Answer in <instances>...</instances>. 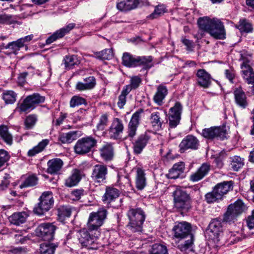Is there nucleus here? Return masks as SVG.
I'll return each instance as SVG.
<instances>
[{"label":"nucleus","instance_id":"nucleus-20","mask_svg":"<svg viewBox=\"0 0 254 254\" xmlns=\"http://www.w3.org/2000/svg\"><path fill=\"white\" fill-rule=\"evenodd\" d=\"M211 169V166L207 163H203L197 170L190 176V180L192 182H198L206 176Z\"/></svg>","mask_w":254,"mask_h":254},{"label":"nucleus","instance_id":"nucleus-11","mask_svg":"<svg viewBox=\"0 0 254 254\" xmlns=\"http://www.w3.org/2000/svg\"><path fill=\"white\" fill-rule=\"evenodd\" d=\"M57 227L53 223H44L40 224L36 229L37 237L45 241L53 240Z\"/></svg>","mask_w":254,"mask_h":254},{"label":"nucleus","instance_id":"nucleus-48","mask_svg":"<svg viewBox=\"0 0 254 254\" xmlns=\"http://www.w3.org/2000/svg\"><path fill=\"white\" fill-rule=\"evenodd\" d=\"M149 254H168V251L166 246L159 244H155L149 250Z\"/></svg>","mask_w":254,"mask_h":254},{"label":"nucleus","instance_id":"nucleus-37","mask_svg":"<svg viewBox=\"0 0 254 254\" xmlns=\"http://www.w3.org/2000/svg\"><path fill=\"white\" fill-rule=\"evenodd\" d=\"M236 27L241 32L250 33L253 31V27L252 23L246 18L240 19Z\"/></svg>","mask_w":254,"mask_h":254},{"label":"nucleus","instance_id":"nucleus-9","mask_svg":"<svg viewBox=\"0 0 254 254\" xmlns=\"http://www.w3.org/2000/svg\"><path fill=\"white\" fill-rule=\"evenodd\" d=\"M97 140L92 136H86L78 139L74 150L76 154L84 155L90 152L97 145Z\"/></svg>","mask_w":254,"mask_h":254},{"label":"nucleus","instance_id":"nucleus-55","mask_svg":"<svg viewBox=\"0 0 254 254\" xmlns=\"http://www.w3.org/2000/svg\"><path fill=\"white\" fill-rule=\"evenodd\" d=\"M86 104H87L86 100L84 98L78 96H74L71 98L70 101V107L71 108Z\"/></svg>","mask_w":254,"mask_h":254},{"label":"nucleus","instance_id":"nucleus-38","mask_svg":"<svg viewBox=\"0 0 254 254\" xmlns=\"http://www.w3.org/2000/svg\"><path fill=\"white\" fill-rule=\"evenodd\" d=\"M150 120V123L154 129L159 130L162 129L163 121L161 119L160 113L158 112L152 113L151 114Z\"/></svg>","mask_w":254,"mask_h":254},{"label":"nucleus","instance_id":"nucleus-45","mask_svg":"<svg viewBox=\"0 0 254 254\" xmlns=\"http://www.w3.org/2000/svg\"><path fill=\"white\" fill-rule=\"evenodd\" d=\"M38 181V178L36 175L32 174L28 176L25 181L20 185V188L23 189L24 188L31 187L36 186Z\"/></svg>","mask_w":254,"mask_h":254},{"label":"nucleus","instance_id":"nucleus-51","mask_svg":"<svg viewBox=\"0 0 254 254\" xmlns=\"http://www.w3.org/2000/svg\"><path fill=\"white\" fill-rule=\"evenodd\" d=\"M96 57L100 60L112 59L114 57V53L112 49H106L100 52H98L96 54Z\"/></svg>","mask_w":254,"mask_h":254},{"label":"nucleus","instance_id":"nucleus-8","mask_svg":"<svg viewBox=\"0 0 254 254\" xmlns=\"http://www.w3.org/2000/svg\"><path fill=\"white\" fill-rule=\"evenodd\" d=\"M175 207L180 210L188 211L191 207L190 195L184 190L177 189L173 194Z\"/></svg>","mask_w":254,"mask_h":254},{"label":"nucleus","instance_id":"nucleus-50","mask_svg":"<svg viewBox=\"0 0 254 254\" xmlns=\"http://www.w3.org/2000/svg\"><path fill=\"white\" fill-rule=\"evenodd\" d=\"M22 47H23L21 43L17 39L16 41L8 43L5 47V48L9 49L11 51L10 53L16 55L18 54V51Z\"/></svg>","mask_w":254,"mask_h":254},{"label":"nucleus","instance_id":"nucleus-14","mask_svg":"<svg viewBox=\"0 0 254 254\" xmlns=\"http://www.w3.org/2000/svg\"><path fill=\"white\" fill-rule=\"evenodd\" d=\"M201 135L204 138L209 139L215 138L224 139L227 138V131L226 126L212 127L202 129Z\"/></svg>","mask_w":254,"mask_h":254},{"label":"nucleus","instance_id":"nucleus-64","mask_svg":"<svg viewBox=\"0 0 254 254\" xmlns=\"http://www.w3.org/2000/svg\"><path fill=\"white\" fill-rule=\"evenodd\" d=\"M225 74L226 78L232 83H234L233 80L235 77V71L233 69H226Z\"/></svg>","mask_w":254,"mask_h":254},{"label":"nucleus","instance_id":"nucleus-33","mask_svg":"<svg viewBox=\"0 0 254 254\" xmlns=\"http://www.w3.org/2000/svg\"><path fill=\"white\" fill-rule=\"evenodd\" d=\"M119 196V191L118 189L108 187L106 189V192L103 196V201L106 203H110Z\"/></svg>","mask_w":254,"mask_h":254},{"label":"nucleus","instance_id":"nucleus-15","mask_svg":"<svg viewBox=\"0 0 254 254\" xmlns=\"http://www.w3.org/2000/svg\"><path fill=\"white\" fill-rule=\"evenodd\" d=\"M183 106L179 102H176L174 106L169 109V125L170 128L176 127L180 123Z\"/></svg>","mask_w":254,"mask_h":254},{"label":"nucleus","instance_id":"nucleus-24","mask_svg":"<svg viewBox=\"0 0 254 254\" xmlns=\"http://www.w3.org/2000/svg\"><path fill=\"white\" fill-rule=\"evenodd\" d=\"M141 112L142 111H137L132 115L127 127V133L128 137L132 138L136 135Z\"/></svg>","mask_w":254,"mask_h":254},{"label":"nucleus","instance_id":"nucleus-10","mask_svg":"<svg viewBox=\"0 0 254 254\" xmlns=\"http://www.w3.org/2000/svg\"><path fill=\"white\" fill-rule=\"evenodd\" d=\"M245 209V205L241 200H238L234 203L230 204L223 218V222H234L237 217L243 213Z\"/></svg>","mask_w":254,"mask_h":254},{"label":"nucleus","instance_id":"nucleus-23","mask_svg":"<svg viewBox=\"0 0 254 254\" xmlns=\"http://www.w3.org/2000/svg\"><path fill=\"white\" fill-rule=\"evenodd\" d=\"M235 102L237 106L242 109L246 108L249 105L245 92L241 86L236 88L233 91Z\"/></svg>","mask_w":254,"mask_h":254},{"label":"nucleus","instance_id":"nucleus-26","mask_svg":"<svg viewBox=\"0 0 254 254\" xmlns=\"http://www.w3.org/2000/svg\"><path fill=\"white\" fill-rule=\"evenodd\" d=\"M197 77V83L201 87L203 88H208L211 83V77L209 73H208L204 69H199L196 73Z\"/></svg>","mask_w":254,"mask_h":254},{"label":"nucleus","instance_id":"nucleus-42","mask_svg":"<svg viewBox=\"0 0 254 254\" xmlns=\"http://www.w3.org/2000/svg\"><path fill=\"white\" fill-rule=\"evenodd\" d=\"M58 218L61 222H64L65 218L69 217L71 213V210L69 206H60L58 209Z\"/></svg>","mask_w":254,"mask_h":254},{"label":"nucleus","instance_id":"nucleus-63","mask_svg":"<svg viewBox=\"0 0 254 254\" xmlns=\"http://www.w3.org/2000/svg\"><path fill=\"white\" fill-rule=\"evenodd\" d=\"M86 83L88 87L90 89H93L96 85V79L94 76H89L85 78L83 80Z\"/></svg>","mask_w":254,"mask_h":254},{"label":"nucleus","instance_id":"nucleus-59","mask_svg":"<svg viewBox=\"0 0 254 254\" xmlns=\"http://www.w3.org/2000/svg\"><path fill=\"white\" fill-rule=\"evenodd\" d=\"M84 194L83 189H75L70 193V197L73 200H78Z\"/></svg>","mask_w":254,"mask_h":254},{"label":"nucleus","instance_id":"nucleus-12","mask_svg":"<svg viewBox=\"0 0 254 254\" xmlns=\"http://www.w3.org/2000/svg\"><path fill=\"white\" fill-rule=\"evenodd\" d=\"M99 235L96 232L95 235H91L86 229H82L78 231L77 238L79 243L82 247H85L89 249H95V241Z\"/></svg>","mask_w":254,"mask_h":254},{"label":"nucleus","instance_id":"nucleus-18","mask_svg":"<svg viewBox=\"0 0 254 254\" xmlns=\"http://www.w3.org/2000/svg\"><path fill=\"white\" fill-rule=\"evenodd\" d=\"M108 173V169L105 165L97 164L94 166L91 175L92 179L99 183L105 182Z\"/></svg>","mask_w":254,"mask_h":254},{"label":"nucleus","instance_id":"nucleus-32","mask_svg":"<svg viewBox=\"0 0 254 254\" xmlns=\"http://www.w3.org/2000/svg\"><path fill=\"white\" fill-rule=\"evenodd\" d=\"M28 216V214L25 211L17 212L9 216L8 219L11 224L19 226L25 222Z\"/></svg>","mask_w":254,"mask_h":254},{"label":"nucleus","instance_id":"nucleus-28","mask_svg":"<svg viewBox=\"0 0 254 254\" xmlns=\"http://www.w3.org/2000/svg\"><path fill=\"white\" fill-rule=\"evenodd\" d=\"M185 168V165L183 162H178L174 164L172 168L169 170V173L166 176L168 179H177L184 173Z\"/></svg>","mask_w":254,"mask_h":254},{"label":"nucleus","instance_id":"nucleus-13","mask_svg":"<svg viewBox=\"0 0 254 254\" xmlns=\"http://www.w3.org/2000/svg\"><path fill=\"white\" fill-rule=\"evenodd\" d=\"M172 231L173 237L180 240L187 238L190 235H193L191 233V225L186 221L176 222Z\"/></svg>","mask_w":254,"mask_h":254},{"label":"nucleus","instance_id":"nucleus-21","mask_svg":"<svg viewBox=\"0 0 254 254\" xmlns=\"http://www.w3.org/2000/svg\"><path fill=\"white\" fill-rule=\"evenodd\" d=\"M188 238V239L184 242L179 243L177 248L184 254H194L195 252L194 236L193 235H190Z\"/></svg>","mask_w":254,"mask_h":254},{"label":"nucleus","instance_id":"nucleus-60","mask_svg":"<svg viewBox=\"0 0 254 254\" xmlns=\"http://www.w3.org/2000/svg\"><path fill=\"white\" fill-rule=\"evenodd\" d=\"M9 159L8 152L4 149H0V164L2 166Z\"/></svg>","mask_w":254,"mask_h":254},{"label":"nucleus","instance_id":"nucleus-36","mask_svg":"<svg viewBox=\"0 0 254 254\" xmlns=\"http://www.w3.org/2000/svg\"><path fill=\"white\" fill-rule=\"evenodd\" d=\"M239 53V61L241 62L240 67L245 68L246 66L252 65V54L245 50L241 51Z\"/></svg>","mask_w":254,"mask_h":254},{"label":"nucleus","instance_id":"nucleus-41","mask_svg":"<svg viewBox=\"0 0 254 254\" xmlns=\"http://www.w3.org/2000/svg\"><path fill=\"white\" fill-rule=\"evenodd\" d=\"M58 245L57 243H44L40 245L41 254H55L56 249Z\"/></svg>","mask_w":254,"mask_h":254},{"label":"nucleus","instance_id":"nucleus-40","mask_svg":"<svg viewBox=\"0 0 254 254\" xmlns=\"http://www.w3.org/2000/svg\"><path fill=\"white\" fill-rule=\"evenodd\" d=\"M49 140L47 139H43L38 144L30 149L27 153L28 156H34L37 154L42 152L49 144Z\"/></svg>","mask_w":254,"mask_h":254},{"label":"nucleus","instance_id":"nucleus-39","mask_svg":"<svg viewBox=\"0 0 254 254\" xmlns=\"http://www.w3.org/2000/svg\"><path fill=\"white\" fill-rule=\"evenodd\" d=\"M229 159L230 167L235 171H238L244 165V159L240 156H234Z\"/></svg>","mask_w":254,"mask_h":254},{"label":"nucleus","instance_id":"nucleus-52","mask_svg":"<svg viewBox=\"0 0 254 254\" xmlns=\"http://www.w3.org/2000/svg\"><path fill=\"white\" fill-rule=\"evenodd\" d=\"M165 7L164 5H158L155 7L153 12L150 14L147 17L150 19L156 18L166 12Z\"/></svg>","mask_w":254,"mask_h":254},{"label":"nucleus","instance_id":"nucleus-61","mask_svg":"<svg viewBox=\"0 0 254 254\" xmlns=\"http://www.w3.org/2000/svg\"><path fill=\"white\" fill-rule=\"evenodd\" d=\"M61 34L59 31H57L47 39L46 40V44L47 45L50 44L58 39L63 37L62 36H61Z\"/></svg>","mask_w":254,"mask_h":254},{"label":"nucleus","instance_id":"nucleus-35","mask_svg":"<svg viewBox=\"0 0 254 254\" xmlns=\"http://www.w3.org/2000/svg\"><path fill=\"white\" fill-rule=\"evenodd\" d=\"M243 78L249 84L254 83V71L252 65L246 66L245 68L241 67Z\"/></svg>","mask_w":254,"mask_h":254},{"label":"nucleus","instance_id":"nucleus-1","mask_svg":"<svg viewBox=\"0 0 254 254\" xmlns=\"http://www.w3.org/2000/svg\"><path fill=\"white\" fill-rule=\"evenodd\" d=\"M199 31L195 35L197 39H201L204 32L209 33L212 37L216 39H225L226 31L223 23L218 19L204 16L199 17L197 21Z\"/></svg>","mask_w":254,"mask_h":254},{"label":"nucleus","instance_id":"nucleus-53","mask_svg":"<svg viewBox=\"0 0 254 254\" xmlns=\"http://www.w3.org/2000/svg\"><path fill=\"white\" fill-rule=\"evenodd\" d=\"M77 63V57L74 55H67L64 59V64L66 68H70Z\"/></svg>","mask_w":254,"mask_h":254},{"label":"nucleus","instance_id":"nucleus-17","mask_svg":"<svg viewBox=\"0 0 254 254\" xmlns=\"http://www.w3.org/2000/svg\"><path fill=\"white\" fill-rule=\"evenodd\" d=\"M199 146V141L194 136L188 135L186 136L179 144L181 153L184 152L187 149L196 150Z\"/></svg>","mask_w":254,"mask_h":254},{"label":"nucleus","instance_id":"nucleus-54","mask_svg":"<svg viewBox=\"0 0 254 254\" xmlns=\"http://www.w3.org/2000/svg\"><path fill=\"white\" fill-rule=\"evenodd\" d=\"M16 22V21L11 15L5 13L0 14V24L10 25Z\"/></svg>","mask_w":254,"mask_h":254},{"label":"nucleus","instance_id":"nucleus-7","mask_svg":"<svg viewBox=\"0 0 254 254\" xmlns=\"http://www.w3.org/2000/svg\"><path fill=\"white\" fill-rule=\"evenodd\" d=\"M39 202L33 209L35 214L42 215L48 211L54 204L53 193L50 191H44L39 198Z\"/></svg>","mask_w":254,"mask_h":254},{"label":"nucleus","instance_id":"nucleus-56","mask_svg":"<svg viewBox=\"0 0 254 254\" xmlns=\"http://www.w3.org/2000/svg\"><path fill=\"white\" fill-rule=\"evenodd\" d=\"M108 123V116L105 114L100 118L99 123L97 125V128L99 130H103L107 127Z\"/></svg>","mask_w":254,"mask_h":254},{"label":"nucleus","instance_id":"nucleus-25","mask_svg":"<svg viewBox=\"0 0 254 254\" xmlns=\"http://www.w3.org/2000/svg\"><path fill=\"white\" fill-rule=\"evenodd\" d=\"M100 157L105 162L112 161L114 157V147L112 144L106 143L99 149Z\"/></svg>","mask_w":254,"mask_h":254},{"label":"nucleus","instance_id":"nucleus-27","mask_svg":"<svg viewBox=\"0 0 254 254\" xmlns=\"http://www.w3.org/2000/svg\"><path fill=\"white\" fill-rule=\"evenodd\" d=\"M64 162L60 158H54L49 160L47 162V172L50 174H57L61 170Z\"/></svg>","mask_w":254,"mask_h":254},{"label":"nucleus","instance_id":"nucleus-16","mask_svg":"<svg viewBox=\"0 0 254 254\" xmlns=\"http://www.w3.org/2000/svg\"><path fill=\"white\" fill-rule=\"evenodd\" d=\"M209 239L214 241H219V237L222 232V226L221 222L218 219H214L211 220L206 230Z\"/></svg>","mask_w":254,"mask_h":254},{"label":"nucleus","instance_id":"nucleus-3","mask_svg":"<svg viewBox=\"0 0 254 254\" xmlns=\"http://www.w3.org/2000/svg\"><path fill=\"white\" fill-rule=\"evenodd\" d=\"M153 58L151 56H138L125 52L122 56V64L127 67L142 66V69L147 70L153 66Z\"/></svg>","mask_w":254,"mask_h":254},{"label":"nucleus","instance_id":"nucleus-47","mask_svg":"<svg viewBox=\"0 0 254 254\" xmlns=\"http://www.w3.org/2000/svg\"><path fill=\"white\" fill-rule=\"evenodd\" d=\"M141 82V78L138 76H132L130 78V84L124 86L127 92H130L132 90L136 89L140 85Z\"/></svg>","mask_w":254,"mask_h":254},{"label":"nucleus","instance_id":"nucleus-5","mask_svg":"<svg viewBox=\"0 0 254 254\" xmlns=\"http://www.w3.org/2000/svg\"><path fill=\"white\" fill-rule=\"evenodd\" d=\"M107 214V210L103 208L99 209L97 212L91 213L87 222L88 230L90 232L95 231L100 235V227L106 218Z\"/></svg>","mask_w":254,"mask_h":254},{"label":"nucleus","instance_id":"nucleus-6","mask_svg":"<svg viewBox=\"0 0 254 254\" xmlns=\"http://www.w3.org/2000/svg\"><path fill=\"white\" fill-rule=\"evenodd\" d=\"M45 97L41 96L39 93H34L27 96L19 104L16 108V110L20 113H27L34 109L36 106L44 102Z\"/></svg>","mask_w":254,"mask_h":254},{"label":"nucleus","instance_id":"nucleus-34","mask_svg":"<svg viewBox=\"0 0 254 254\" xmlns=\"http://www.w3.org/2000/svg\"><path fill=\"white\" fill-rule=\"evenodd\" d=\"M135 185L136 188L139 190L143 189L146 185L144 171L140 168L136 169Z\"/></svg>","mask_w":254,"mask_h":254},{"label":"nucleus","instance_id":"nucleus-62","mask_svg":"<svg viewBox=\"0 0 254 254\" xmlns=\"http://www.w3.org/2000/svg\"><path fill=\"white\" fill-rule=\"evenodd\" d=\"M75 26V24L71 23L68 24L65 27L59 30L61 33V36L64 37L66 34L68 33L70 30L73 29Z\"/></svg>","mask_w":254,"mask_h":254},{"label":"nucleus","instance_id":"nucleus-49","mask_svg":"<svg viewBox=\"0 0 254 254\" xmlns=\"http://www.w3.org/2000/svg\"><path fill=\"white\" fill-rule=\"evenodd\" d=\"M38 121V117L35 114H31L27 116L24 120V126L26 129H32L36 125Z\"/></svg>","mask_w":254,"mask_h":254},{"label":"nucleus","instance_id":"nucleus-22","mask_svg":"<svg viewBox=\"0 0 254 254\" xmlns=\"http://www.w3.org/2000/svg\"><path fill=\"white\" fill-rule=\"evenodd\" d=\"M150 136L146 133L140 134L133 142V150L135 154H140L146 146L149 140Z\"/></svg>","mask_w":254,"mask_h":254},{"label":"nucleus","instance_id":"nucleus-57","mask_svg":"<svg viewBox=\"0 0 254 254\" xmlns=\"http://www.w3.org/2000/svg\"><path fill=\"white\" fill-rule=\"evenodd\" d=\"M129 93V92L128 91L127 92L125 89H123L121 94L119 96V101L117 103L118 106L120 109L123 108L124 105L126 104L127 101V96Z\"/></svg>","mask_w":254,"mask_h":254},{"label":"nucleus","instance_id":"nucleus-44","mask_svg":"<svg viewBox=\"0 0 254 254\" xmlns=\"http://www.w3.org/2000/svg\"><path fill=\"white\" fill-rule=\"evenodd\" d=\"M17 94L12 90H5L2 93V99L6 104H12L15 102Z\"/></svg>","mask_w":254,"mask_h":254},{"label":"nucleus","instance_id":"nucleus-58","mask_svg":"<svg viewBox=\"0 0 254 254\" xmlns=\"http://www.w3.org/2000/svg\"><path fill=\"white\" fill-rule=\"evenodd\" d=\"M10 176L9 174H5L2 180L0 183V190H3L8 188L10 183Z\"/></svg>","mask_w":254,"mask_h":254},{"label":"nucleus","instance_id":"nucleus-19","mask_svg":"<svg viewBox=\"0 0 254 254\" xmlns=\"http://www.w3.org/2000/svg\"><path fill=\"white\" fill-rule=\"evenodd\" d=\"M124 126L123 121L117 118H114L108 131L112 139H118L123 133Z\"/></svg>","mask_w":254,"mask_h":254},{"label":"nucleus","instance_id":"nucleus-4","mask_svg":"<svg viewBox=\"0 0 254 254\" xmlns=\"http://www.w3.org/2000/svg\"><path fill=\"white\" fill-rule=\"evenodd\" d=\"M233 188V182L231 181H224L217 184L211 192L205 195V199L208 203H214L221 200L224 195L227 193Z\"/></svg>","mask_w":254,"mask_h":254},{"label":"nucleus","instance_id":"nucleus-30","mask_svg":"<svg viewBox=\"0 0 254 254\" xmlns=\"http://www.w3.org/2000/svg\"><path fill=\"white\" fill-rule=\"evenodd\" d=\"M81 179V171L78 169H74L71 175L65 180L64 185L67 187L76 186Z\"/></svg>","mask_w":254,"mask_h":254},{"label":"nucleus","instance_id":"nucleus-29","mask_svg":"<svg viewBox=\"0 0 254 254\" xmlns=\"http://www.w3.org/2000/svg\"><path fill=\"white\" fill-rule=\"evenodd\" d=\"M139 0H118L117 7L122 11H127L137 7Z\"/></svg>","mask_w":254,"mask_h":254},{"label":"nucleus","instance_id":"nucleus-2","mask_svg":"<svg viewBox=\"0 0 254 254\" xmlns=\"http://www.w3.org/2000/svg\"><path fill=\"white\" fill-rule=\"evenodd\" d=\"M127 215L129 220L127 228L133 233L141 232L146 217L144 211L141 208L130 207Z\"/></svg>","mask_w":254,"mask_h":254},{"label":"nucleus","instance_id":"nucleus-31","mask_svg":"<svg viewBox=\"0 0 254 254\" xmlns=\"http://www.w3.org/2000/svg\"><path fill=\"white\" fill-rule=\"evenodd\" d=\"M168 94L166 86L160 84L157 88V91L153 97V100L158 105L161 106L163 104V100Z\"/></svg>","mask_w":254,"mask_h":254},{"label":"nucleus","instance_id":"nucleus-43","mask_svg":"<svg viewBox=\"0 0 254 254\" xmlns=\"http://www.w3.org/2000/svg\"><path fill=\"white\" fill-rule=\"evenodd\" d=\"M76 132L71 131L67 133L61 134L59 137V139L63 143H70L76 139Z\"/></svg>","mask_w":254,"mask_h":254},{"label":"nucleus","instance_id":"nucleus-46","mask_svg":"<svg viewBox=\"0 0 254 254\" xmlns=\"http://www.w3.org/2000/svg\"><path fill=\"white\" fill-rule=\"evenodd\" d=\"M0 136L7 144H12V136L8 132V128L6 126H0Z\"/></svg>","mask_w":254,"mask_h":254}]
</instances>
